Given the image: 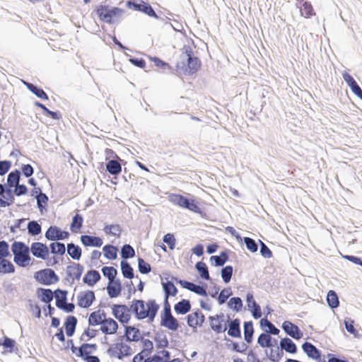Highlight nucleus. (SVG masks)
<instances>
[{
	"label": "nucleus",
	"instance_id": "1",
	"mask_svg": "<svg viewBox=\"0 0 362 362\" xmlns=\"http://www.w3.org/2000/svg\"><path fill=\"white\" fill-rule=\"evenodd\" d=\"M14 262L21 267H26L32 264L30 256V247L24 243L14 241L11 245Z\"/></svg>",
	"mask_w": 362,
	"mask_h": 362
},
{
	"label": "nucleus",
	"instance_id": "2",
	"mask_svg": "<svg viewBox=\"0 0 362 362\" xmlns=\"http://www.w3.org/2000/svg\"><path fill=\"white\" fill-rule=\"evenodd\" d=\"M131 308L137 317H155L159 305L154 300H148L146 302L142 300H134Z\"/></svg>",
	"mask_w": 362,
	"mask_h": 362
},
{
	"label": "nucleus",
	"instance_id": "3",
	"mask_svg": "<svg viewBox=\"0 0 362 362\" xmlns=\"http://www.w3.org/2000/svg\"><path fill=\"white\" fill-rule=\"evenodd\" d=\"M108 348L106 350L107 354L110 358H115L123 360L134 354L132 347L122 341H117L113 344H107Z\"/></svg>",
	"mask_w": 362,
	"mask_h": 362
},
{
	"label": "nucleus",
	"instance_id": "4",
	"mask_svg": "<svg viewBox=\"0 0 362 362\" xmlns=\"http://www.w3.org/2000/svg\"><path fill=\"white\" fill-rule=\"evenodd\" d=\"M185 54L187 57V67L185 68L184 66L177 64L176 70L177 71H182L185 74H193L201 68V62L197 57H194L193 51L190 47L186 49Z\"/></svg>",
	"mask_w": 362,
	"mask_h": 362
},
{
	"label": "nucleus",
	"instance_id": "5",
	"mask_svg": "<svg viewBox=\"0 0 362 362\" xmlns=\"http://www.w3.org/2000/svg\"><path fill=\"white\" fill-rule=\"evenodd\" d=\"M169 201L181 208L187 209L193 212H199V207L197 202L194 199H187L180 194H170L168 196Z\"/></svg>",
	"mask_w": 362,
	"mask_h": 362
},
{
	"label": "nucleus",
	"instance_id": "6",
	"mask_svg": "<svg viewBox=\"0 0 362 362\" xmlns=\"http://www.w3.org/2000/svg\"><path fill=\"white\" fill-rule=\"evenodd\" d=\"M96 13L101 21L111 23L113 18L121 16L124 11L117 7L109 8L108 6L100 5L98 6Z\"/></svg>",
	"mask_w": 362,
	"mask_h": 362
},
{
	"label": "nucleus",
	"instance_id": "7",
	"mask_svg": "<svg viewBox=\"0 0 362 362\" xmlns=\"http://www.w3.org/2000/svg\"><path fill=\"white\" fill-rule=\"evenodd\" d=\"M35 279L44 285H51L59 281V277L52 269H44L35 273Z\"/></svg>",
	"mask_w": 362,
	"mask_h": 362
},
{
	"label": "nucleus",
	"instance_id": "8",
	"mask_svg": "<svg viewBox=\"0 0 362 362\" xmlns=\"http://www.w3.org/2000/svg\"><path fill=\"white\" fill-rule=\"evenodd\" d=\"M141 349L134 356L131 362H142L148 357L153 350V343L148 339H142L141 341Z\"/></svg>",
	"mask_w": 362,
	"mask_h": 362
},
{
	"label": "nucleus",
	"instance_id": "9",
	"mask_svg": "<svg viewBox=\"0 0 362 362\" xmlns=\"http://www.w3.org/2000/svg\"><path fill=\"white\" fill-rule=\"evenodd\" d=\"M54 293V296L56 300V305L57 308L67 313L72 312L74 310L75 308L74 305L73 303H66L68 293L66 291L57 289Z\"/></svg>",
	"mask_w": 362,
	"mask_h": 362
},
{
	"label": "nucleus",
	"instance_id": "10",
	"mask_svg": "<svg viewBox=\"0 0 362 362\" xmlns=\"http://www.w3.org/2000/svg\"><path fill=\"white\" fill-rule=\"evenodd\" d=\"M240 318H226L225 325L228 335L233 338H240Z\"/></svg>",
	"mask_w": 362,
	"mask_h": 362
},
{
	"label": "nucleus",
	"instance_id": "11",
	"mask_svg": "<svg viewBox=\"0 0 362 362\" xmlns=\"http://www.w3.org/2000/svg\"><path fill=\"white\" fill-rule=\"evenodd\" d=\"M30 250L34 257L43 260L47 259L49 255V247L41 242L33 243Z\"/></svg>",
	"mask_w": 362,
	"mask_h": 362
},
{
	"label": "nucleus",
	"instance_id": "12",
	"mask_svg": "<svg viewBox=\"0 0 362 362\" xmlns=\"http://www.w3.org/2000/svg\"><path fill=\"white\" fill-rule=\"evenodd\" d=\"M281 328L286 335L290 336L296 340H298L303 337V332L296 325L291 321H284L281 325Z\"/></svg>",
	"mask_w": 362,
	"mask_h": 362
},
{
	"label": "nucleus",
	"instance_id": "13",
	"mask_svg": "<svg viewBox=\"0 0 362 362\" xmlns=\"http://www.w3.org/2000/svg\"><path fill=\"white\" fill-rule=\"evenodd\" d=\"M69 237L67 231L61 230L55 226H50L45 233V238L49 240H65Z\"/></svg>",
	"mask_w": 362,
	"mask_h": 362
},
{
	"label": "nucleus",
	"instance_id": "14",
	"mask_svg": "<svg viewBox=\"0 0 362 362\" xmlns=\"http://www.w3.org/2000/svg\"><path fill=\"white\" fill-rule=\"evenodd\" d=\"M302 350L306 356L315 361L320 360L322 355V351L310 341H305L301 345Z\"/></svg>",
	"mask_w": 362,
	"mask_h": 362
},
{
	"label": "nucleus",
	"instance_id": "15",
	"mask_svg": "<svg viewBox=\"0 0 362 362\" xmlns=\"http://www.w3.org/2000/svg\"><path fill=\"white\" fill-rule=\"evenodd\" d=\"M95 293L92 291L80 292L77 296V304L81 308H88L95 300Z\"/></svg>",
	"mask_w": 362,
	"mask_h": 362
},
{
	"label": "nucleus",
	"instance_id": "16",
	"mask_svg": "<svg viewBox=\"0 0 362 362\" xmlns=\"http://www.w3.org/2000/svg\"><path fill=\"white\" fill-rule=\"evenodd\" d=\"M83 272V267L79 263H72L66 267V274L72 281H78Z\"/></svg>",
	"mask_w": 362,
	"mask_h": 362
},
{
	"label": "nucleus",
	"instance_id": "17",
	"mask_svg": "<svg viewBox=\"0 0 362 362\" xmlns=\"http://www.w3.org/2000/svg\"><path fill=\"white\" fill-rule=\"evenodd\" d=\"M3 353H9L17 354L20 358L21 357V352L19 349V345L17 344L14 339L4 336V342L3 345Z\"/></svg>",
	"mask_w": 362,
	"mask_h": 362
},
{
	"label": "nucleus",
	"instance_id": "18",
	"mask_svg": "<svg viewBox=\"0 0 362 362\" xmlns=\"http://www.w3.org/2000/svg\"><path fill=\"white\" fill-rule=\"evenodd\" d=\"M127 6L129 8H133L136 11H142L149 16H151V17L157 16L156 12L154 11V10L151 7V6L146 2L142 1L141 4H136L134 2L128 1Z\"/></svg>",
	"mask_w": 362,
	"mask_h": 362
},
{
	"label": "nucleus",
	"instance_id": "19",
	"mask_svg": "<svg viewBox=\"0 0 362 362\" xmlns=\"http://www.w3.org/2000/svg\"><path fill=\"white\" fill-rule=\"evenodd\" d=\"M118 324L114 318H105L103 320L100 329L105 334H112L117 332Z\"/></svg>",
	"mask_w": 362,
	"mask_h": 362
},
{
	"label": "nucleus",
	"instance_id": "20",
	"mask_svg": "<svg viewBox=\"0 0 362 362\" xmlns=\"http://www.w3.org/2000/svg\"><path fill=\"white\" fill-rule=\"evenodd\" d=\"M153 341H155L156 348L157 349L168 348L170 346L167 336L164 330L161 329L155 332Z\"/></svg>",
	"mask_w": 362,
	"mask_h": 362
},
{
	"label": "nucleus",
	"instance_id": "21",
	"mask_svg": "<svg viewBox=\"0 0 362 362\" xmlns=\"http://www.w3.org/2000/svg\"><path fill=\"white\" fill-rule=\"evenodd\" d=\"M259 326L263 332L267 334L278 335L280 332L279 329L269 321V318H260Z\"/></svg>",
	"mask_w": 362,
	"mask_h": 362
},
{
	"label": "nucleus",
	"instance_id": "22",
	"mask_svg": "<svg viewBox=\"0 0 362 362\" xmlns=\"http://www.w3.org/2000/svg\"><path fill=\"white\" fill-rule=\"evenodd\" d=\"M342 76L347 85L350 87L351 91L362 100V90L354 78L347 72H344Z\"/></svg>",
	"mask_w": 362,
	"mask_h": 362
},
{
	"label": "nucleus",
	"instance_id": "23",
	"mask_svg": "<svg viewBox=\"0 0 362 362\" xmlns=\"http://www.w3.org/2000/svg\"><path fill=\"white\" fill-rule=\"evenodd\" d=\"M81 243L85 247H100L103 245V241L101 238L88 235H82L80 238Z\"/></svg>",
	"mask_w": 362,
	"mask_h": 362
},
{
	"label": "nucleus",
	"instance_id": "24",
	"mask_svg": "<svg viewBox=\"0 0 362 362\" xmlns=\"http://www.w3.org/2000/svg\"><path fill=\"white\" fill-rule=\"evenodd\" d=\"M247 306L253 317H262L260 306L255 302L252 293H248L246 298Z\"/></svg>",
	"mask_w": 362,
	"mask_h": 362
},
{
	"label": "nucleus",
	"instance_id": "25",
	"mask_svg": "<svg viewBox=\"0 0 362 362\" xmlns=\"http://www.w3.org/2000/svg\"><path fill=\"white\" fill-rule=\"evenodd\" d=\"M100 273L96 270L92 269L86 273L83 278V281L84 284L92 287L100 281Z\"/></svg>",
	"mask_w": 362,
	"mask_h": 362
},
{
	"label": "nucleus",
	"instance_id": "26",
	"mask_svg": "<svg viewBox=\"0 0 362 362\" xmlns=\"http://www.w3.org/2000/svg\"><path fill=\"white\" fill-rule=\"evenodd\" d=\"M107 291L110 298H116L119 296L122 291V285L119 280H113L108 281Z\"/></svg>",
	"mask_w": 362,
	"mask_h": 362
},
{
	"label": "nucleus",
	"instance_id": "27",
	"mask_svg": "<svg viewBox=\"0 0 362 362\" xmlns=\"http://www.w3.org/2000/svg\"><path fill=\"white\" fill-rule=\"evenodd\" d=\"M209 325L216 334L223 333L226 330L225 325L226 318H209Z\"/></svg>",
	"mask_w": 362,
	"mask_h": 362
},
{
	"label": "nucleus",
	"instance_id": "28",
	"mask_svg": "<svg viewBox=\"0 0 362 362\" xmlns=\"http://www.w3.org/2000/svg\"><path fill=\"white\" fill-rule=\"evenodd\" d=\"M281 348L285 350L287 353L295 354L298 352V347L296 344L290 338L285 337L280 341Z\"/></svg>",
	"mask_w": 362,
	"mask_h": 362
},
{
	"label": "nucleus",
	"instance_id": "29",
	"mask_svg": "<svg viewBox=\"0 0 362 362\" xmlns=\"http://www.w3.org/2000/svg\"><path fill=\"white\" fill-rule=\"evenodd\" d=\"M77 324L78 318H65L64 327L68 337H71L74 335Z\"/></svg>",
	"mask_w": 362,
	"mask_h": 362
},
{
	"label": "nucleus",
	"instance_id": "30",
	"mask_svg": "<svg viewBox=\"0 0 362 362\" xmlns=\"http://www.w3.org/2000/svg\"><path fill=\"white\" fill-rule=\"evenodd\" d=\"M255 329L253 327V322L252 320L245 321L243 323V333L245 341L250 344L253 341Z\"/></svg>",
	"mask_w": 362,
	"mask_h": 362
},
{
	"label": "nucleus",
	"instance_id": "31",
	"mask_svg": "<svg viewBox=\"0 0 362 362\" xmlns=\"http://www.w3.org/2000/svg\"><path fill=\"white\" fill-rule=\"evenodd\" d=\"M8 257H0V274H11L15 272V267Z\"/></svg>",
	"mask_w": 362,
	"mask_h": 362
},
{
	"label": "nucleus",
	"instance_id": "32",
	"mask_svg": "<svg viewBox=\"0 0 362 362\" xmlns=\"http://www.w3.org/2000/svg\"><path fill=\"white\" fill-rule=\"evenodd\" d=\"M98 349V345L96 344H90V343H82L79 346V352L78 356H85L88 355H91L93 352H95Z\"/></svg>",
	"mask_w": 362,
	"mask_h": 362
},
{
	"label": "nucleus",
	"instance_id": "33",
	"mask_svg": "<svg viewBox=\"0 0 362 362\" xmlns=\"http://www.w3.org/2000/svg\"><path fill=\"white\" fill-rule=\"evenodd\" d=\"M300 15L304 18H309L315 15L314 8L309 1H304L300 7Z\"/></svg>",
	"mask_w": 362,
	"mask_h": 362
},
{
	"label": "nucleus",
	"instance_id": "34",
	"mask_svg": "<svg viewBox=\"0 0 362 362\" xmlns=\"http://www.w3.org/2000/svg\"><path fill=\"white\" fill-rule=\"evenodd\" d=\"M67 252L73 259L78 260L81 257L82 250L74 243H69L67 245Z\"/></svg>",
	"mask_w": 362,
	"mask_h": 362
},
{
	"label": "nucleus",
	"instance_id": "35",
	"mask_svg": "<svg viewBox=\"0 0 362 362\" xmlns=\"http://www.w3.org/2000/svg\"><path fill=\"white\" fill-rule=\"evenodd\" d=\"M105 233L115 238H119L122 233V228L118 224H111L105 226L104 228Z\"/></svg>",
	"mask_w": 362,
	"mask_h": 362
},
{
	"label": "nucleus",
	"instance_id": "36",
	"mask_svg": "<svg viewBox=\"0 0 362 362\" xmlns=\"http://www.w3.org/2000/svg\"><path fill=\"white\" fill-rule=\"evenodd\" d=\"M184 288L194 292L200 296H206V290L201 286L196 285L192 282L184 281L182 284Z\"/></svg>",
	"mask_w": 362,
	"mask_h": 362
},
{
	"label": "nucleus",
	"instance_id": "37",
	"mask_svg": "<svg viewBox=\"0 0 362 362\" xmlns=\"http://www.w3.org/2000/svg\"><path fill=\"white\" fill-rule=\"evenodd\" d=\"M83 222V216L76 214L72 218L70 229L72 233H77L82 228Z\"/></svg>",
	"mask_w": 362,
	"mask_h": 362
},
{
	"label": "nucleus",
	"instance_id": "38",
	"mask_svg": "<svg viewBox=\"0 0 362 362\" xmlns=\"http://www.w3.org/2000/svg\"><path fill=\"white\" fill-rule=\"evenodd\" d=\"M104 256L110 259L114 260L117 257V248L112 245H106L103 247Z\"/></svg>",
	"mask_w": 362,
	"mask_h": 362
},
{
	"label": "nucleus",
	"instance_id": "39",
	"mask_svg": "<svg viewBox=\"0 0 362 362\" xmlns=\"http://www.w3.org/2000/svg\"><path fill=\"white\" fill-rule=\"evenodd\" d=\"M177 318H160V325L172 331H177L178 329Z\"/></svg>",
	"mask_w": 362,
	"mask_h": 362
},
{
	"label": "nucleus",
	"instance_id": "40",
	"mask_svg": "<svg viewBox=\"0 0 362 362\" xmlns=\"http://www.w3.org/2000/svg\"><path fill=\"white\" fill-rule=\"evenodd\" d=\"M37 295L43 302L49 303L52 300L54 293L48 288H39Z\"/></svg>",
	"mask_w": 362,
	"mask_h": 362
},
{
	"label": "nucleus",
	"instance_id": "41",
	"mask_svg": "<svg viewBox=\"0 0 362 362\" xmlns=\"http://www.w3.org/2000/svg\"><path fill=\"white\" fill-rule=\"evenodd\" d=\"M190 303L187 300H182L175 305V310L177 314L185 315L190 310Z\"/></svg>",
	"mask_w": 362,
	"mask_h": 362
},
{
	"label": "nucleus",
	"instance_id": "42",
	"mask_svg": "<svg viewBox=\"0 0 362 362\" xmlns=\"http://www.w3.org/2000/svg\"><path fill=\"white\" fill-rule=\"evenodd\" d=\"M107 170L112 175H118L122 171L120 163L115 160H110L106 165Z\"/></svg>",
	"mask_w": 362,
	"mask_h": 362
},
{
	"label": "nucleus",
	"instance_id": "43",
	"mask_svg": "<svg viewBox=\"0 0 362 362\" xmlns=\"http://www.w3.org/2000/svg\"><path fill=\"white\" fill-rule=\"evenodd\" d=\"M112 310L115 317H125V315H128L129 309L125 305H114Z\"/></svg>",
	"mask_w": 362,
	"mask_h": 362
},
{
	"label": "nucleus",
	"instance_id": "44",
	"mask_svg": "<svg viewBox=\"0 0 362 362\" xmlns=\"http://www.w3.org/2000/svg\"><path fill=\"white\" fill-rule=\"evenodd\" d=\"M327 301L332 308H337L339 304L338 296L336 292L332 290L328 291L327 295Z\"/></svg>",
	"mask_w": 362,
	"mask_h": 362
},
{
	"label": "nucleus",
	"instance_id": "45",
	"mask_svg": "<svg viewBox=\"0 0 362 362\" xmlns=\"http://www.w3.org/2000/svg\"><path fill=\"white\" fill-rule=\"evenodd\" d=\"M49 248L51 250V252L53 254L63 255L66 252L65 245L59 242L52 243L49 245Z\"/></svg>",
	"mask_w": 362,
	"mask_h": 362
},
{
	"label": "nucleus",
	"instance_id": "46",
	"mask_svg": "<svg viewBox=\"0 0 362 362\" xmlns=\"http://www.w3.org/2000/svg\"><path fill=\"white\" fill-rule=\"evenodd\" d=\"M121 269L124 277L129 279H132L134 277L133 269L126 261L121 262Z\"/></svg>",
	"mask_w": 362,
	"mask_h": 362
},
{
	"label": "nucleus",
	"instance_id": "47",
	"mask_svg": "<svg viewBox=\"0 0 362 362\" xmlns=\"http://www.w3.org/2000/svg\"><path fill=\"white\" fill-rule=\"evenodd\" d=\"M196 269H197L200 276L203 279H204L206 280H209L210 279L209 271H208V267L204 262H198L196 264Z\"/></svg>",
	"mask_w": 362,
	"mask_h": 362
},
{
	"label": "nucleus",
	"instance_id": "48",
	"mask_svg": "<svg viewBox=\"0 0 362 362\" xmlns=\"http://www.w3.org/2000/svg\"><path fill=\"white\" fill-rule=\"evenodd\" d=\"M102 272L105 276L108 279L109 281L115 280L117 271L113 267H104L102 268Z\"/></svg>",
	"mask_w": 362,
	"mask_h": 362
},
{
	"label": "nucleus",
	"instance_id": "49",
	"mask_svg": "<svg viewBox=\"0 0 362 362\" xmlns=\"http://www.w3.org/2000/svg\"><path fill=\"white\" fill-rule=\"evenodd\" d=\"M27 86H28V89L32 93H33L35 95H36L38 98L43 99V100L48 99V96H47V93L42 88H39L32 83H28Z\"/></svg>",
	"mask_w": 362,
	"mask_h": 362
},
{
	"label": "nucleus",
	"instance_id": "50",
	"mask_svg": "<svg viewBox=\"0 0 362 362\" xmlns=\"http://www.w3.org/2000/svg\"><path fill=\"white\" fill-rule=\"evenodd\" d=\"M327 362H350L344 355L328 353L326 356Z\"/></svg>",
	"mask_w": 362,
	"mask_h": 362
},
{
	"label": "nucleus",
	"instance_id": "51",
	"mask_svg": "<svg viewBox=\"0 0 362 362\" xmlns=\"http://www.w3.org/2000/svg\"><path fill=\"white\" fill-rule=\"evenodd\" d=\"M28 233L32 235H36L41 233V226L35 221H30L28 224Z\"/></svg>",
	"mask_w": 362,
	"mask_h": 362
},
{
	"label": "nucleus",
	"instance_id": "52",
	"mask_svg": "<svg viewBox=\"0 0 362 362\" xmlns=\"http://www.w3.org/2000/svg\"><path fill=\"white\" fill-rule=\"evenodd\" d=\"M135 255V251L130 245H124L122 247L121 256L123 259L133 257Z\"/></svg>",
	"mask_w": 362,
	"mask_h": 362
},
{
	"label": "nucleus",
	"instance_id": "53",
	"mask_svg": "<svg viewBox=\"0 0 362 362\" xmlns=\"http://www.w3.org/2000/svg\"><path fill=\"white\" fill-rule=\"evenodd\" d=\"M228 306L236 311H240L243 308L242 300L239 297L231 298L228 301Z\"/></svg>",
	"mask_w": 362,
	"mask_h": 362
},
{
	"label": "nucleus",
	"instance_id": "54",
	"mask_svg": "<svg viewBox=\"0 0 362 362\" xmlns=\"http://www.w3.org/2000/svg\"><path fill=\"white\" fill-rule=\"evenodd\" d=\"M14 202V197L11 193L8 192L7 193V196L3 195L2 198L0 197V207H6L9 206Z\"/></svg>",
	"mask_w": 362,
	"mask_h": 362
},
{
	"label": "nucleus",
	"instance_id": "55",
	"mask_svg": "<svg viewBox=\"0 0 362 362\" xmlns=\"http://www.w3.org/2000/svg\"><path fill=\"white\" fill-rule=\"evenodd\" d=\"M163 288L165 292L166 299L168 298L170 295L175 296L177 293V288L173 284V283L170 281H168L163 284Z\"/></svg>",
	"mask_w": 362,
	"mask_h": 362
},
{
	"label": "nucleus",
	"instance_id": "56",
	"mask_svg": "<svg viewBox=\"0 0 362 362\" xmlns=\"http://www.w3.org/2000/svg\"><path fill=\"white\" fill-rule=\"evenodd\" d=\"M141 326V324H137L136 325L132 326L134 331L131 338V341L137 342L142 339V331H141V329H139V327Z\"/></svg>",
	"mask_w": 362,
	"mask_h": 362
},
{
	"label": "nucleus",
	"instance_id": "57",
	"mask_svg": "<svg viewBox=\"0 0 362 362\" xmlns=\"http://www.w3.org/2000/svg\"><path fill=\"white\" fill-rule=\"evenodd\" d=\"M233 274V267L226 266L221 270V276L225 283H228L230 281Z\"/></svg>",
	"mask_w": 362,
	"mask_h": 362
},
{
	"label": "nucleus",
	"instance_id": "58",
	"mask_svg": "<svg viewBox=\"0 0 362 362\" xmlns=\"http://www.w3.org/2000/svg\"><path fill=\"white\" fill-rule=\"evenodd\" d=\"M98 331L97 329H90L88 327V328L84 329L82 335L80 337V340L85 341V339H84L85 336L88 337V339H86L87 341L90 340V339L95 337L98 335Z\"/></svg>",
	"mask_w": 362,
	"mask_h": 362
},
{
	"label": "nucleus",
	"instance_id": "59",
	"mask_svg": "<svg viewBox=\"0 0 362 362\" xmlns=\"http://www.w3.org/2000/svg\"><path fill=\"white\" fill-rule=\"evenodd\" d=\"M224 340L227 341H230V344H226V346L228 349H230L231 351L235 353H240L241 351L240 344L239 342L230 339L226 335L224 336Z\"/></svg>",
	"mask_w": 362,
	"mask_h": 362
},
{
	"label": "nucleus",
	"instance_id": "60",
	"mask_svg": "<svg viewBox=\"0 0 362 362\" xmlns=\"http://www.w3.org/2000/svg\"><path fill=\"white\" fill-rule=\"evenodd\" d=\"M0 257H11L9 252V245L8 243L4 240L0 241Z\"/></svg>",
	"mask_w": 362,
	"mask_h": 362
},
{
	"label": "nucleus",
	"instance_id": "61",
	"mask_svg": "<svg viewBox=\"0 0 362 362\" xmlns=\"http://www.w3.org/2000/svg\"><path fill=\"white\" fill-rule=\"evenodd\" d=\"M151 60L154 63V65L158 69H160L163 70L170 69V66L168 63L163 62L158 57H151Z\"/></svg>",
	"mask_w": 362,
	"mask_h": 362
},
{
	"label": "nucleus",
	"instance_id": "62",
	"mask_svg": "<svg viewBox=\"0 0 362 362\" xmlns=\"http://www.w3.org/2000/svg\"><path fill=\"white\" fill-rule=\"evenodd\" d=\"M211 259H214L216 266H223L228 260V257L226 252H221L220 256H212Z\"/></svg>",
	"mask_w": 362,
	"mask_h": 362
},
{
	"label": "nucleus",
	"instance_id": "63",
	"mask_svg": "<svg viewBox=\"0 0 362 362\" xmlns=\"http://www.w3.org/2000/svg\"><path fill=\"white\" fill-rule=\"evenodd\" d=\"M20 178V172L18 170H16L15 172H11L8 175V182L10 184L11 186H13V185H16L19 182Z\"/></svg>",
	"mask_w": 362,
	"mask_h": 362
},
{
	"label": "nucleus",
	"instance_id": "64",
	"mask_svg": "<svg viewBox=\"0 0 362 362\" xmlns=\"http://www.w3.org/2000/svg\"><path fill=\"white\" fill-rule=\"evenodd\" d=\"M139 270L141 274H147L151 271V265L143 259L139 258Z\"/></svg>",
	"mask_w": 362,
	"mask_h": 362
}]
</instances>
